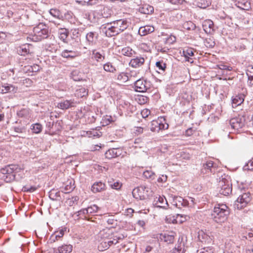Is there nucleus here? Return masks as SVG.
Here are the masks:
<instances>
[{"label":"nucleus","instance_id":"obj_1","mask_svg":"<svg viewBox=\"0 0 253 253\" xmlns=\"http://www.w3.org/2000/svg\"><path fill=\"white\" fill-rule=\"evenodd\" d=\"M230 213L228 207L225 204L216 205L211 213V219L217 223L224 222Z\"/></svg>","mask_w":253,"mask_h":253},{"label":"nucleus","instance_id":"obj_2","mask_svg":"<svg viewBox=\"0 0 253 253\" xmlns=\"http://www.w3.org/2000/svg\"><path fill=\"white\" fill-rule=\"evenodd\" d=\"M109 24L111 26L108 27L105 32L106 36L109 37L118 35L128 27V22L124 19L117 20L107 24V25Z\"/></svg>","mask_w":253,"mask_h":253},{"label":"nucleus","instance_id":"obj_3","mask_svg":"<svg viewBox=\"0 0 253 253\" xmlns=\"http://www.w3.org/2000/svg\"><path fill=\"white\" fill-rule=\"evenodd\" d=\"M217 189L219 193L224 196H227L231 193L232 183L229 175L224 174L219 177Z\"/></svg>","mask_w":253,"mask_h":253},{"label":"nucleus","instance_id":"obj_4","mask_svg":"<svg viewBox=\"0 0 253 253\" xmlns=\"http://www.w3.org/2000/svg\"><path fill=\"white\" fill-rule=\"evenodd\" d=\"M99 234L103 240L99 246V248H102L105 250L108 249L112 245L117 243V239H113L112 240V234L110 229L101 231Z\"/></svg>","mask_w":253,"mask_h":253},{"label":"nucleus","instance_id":"obj_5","mask_svg":"<svg viewBox=\"0 0 253 253\" xmlns=\"http://www.w3.org/2000/svg\"><path fill=\"white\" fill-rule=\"evenodd\" d=\"M33 33L37 41H41L47 38L48 36L47 26L42 23L39 24L33 28Z\"/></svg>","mask_w":253,"mask_h":253},{"label":"nucleus","instance_id":"obj_6","mask_svg":"<svg viewBox=\"0 0 253 253\" xmlns=\"http://www.w3.org/2000/svg\"><path fill=\"white\" fill-rule=\"evenodd\" d=\"M251 197L250 193H245L238 198L234 204L235 209L241 210L245 207L250 202Z\"/></svg>","mask_w":253,"mask_h":253},{"label":"nucleus","instance_id":"obj_7","mask_svg":"<svg viewBox=\"0 0 253 253\" xmlns=\"http://www.w3.org/2000/svg\"><path fill=\"white\" fill-rule=\"evenodd\" d=\"M245 123V119L243 117L234 118L230 120V124L232 128L238 130L242 128Z\"/></svg>","mask_w":253,"mask_h":253},{"label":"nucleus","instance_id":"obj_8","mask_svg":"<svg viewBox=\"0 0 253 253\" xmlns=\"http://www.w3.org/2000/svg\"><path fill=\"white\" fill-rule=\"evenodd\" d=\"M134 86L136 91L144 92L149 88L150 84L146 81L139 79L135 81Z\"/></svg>","mask_w":253,"mask_h":253},{"label":"nucleus","instance_id":"obj_9","mask_svg":"<svg viewBox=\"0 0 253 253\" xmlns=\"http://www.w3.org/2000/svg\"><path fill=\"white\" fill-rule=\"evenodd\" d=\"M147 189L148 188L144 186L134 188L132 192L133 196L136 199L141 200L144 199V195L143 194L145 189L146 190V192H148Z\"/></svg>","mask_w":253,"mask_h":253},{"label":"nucleus","instance_id":"obj_10","mask_svg":"<svg viewBox=\"0 0 253 253\" xmlns=\"http://www.w3.org/2000/svg\"><path fill=\"white\" fill-rule=\"evenodd\" d=\"M122 150L119 148H113L108 150L105 154L106 158L110 159L121 155Z\"/></svg>","mask_w":253,"mask_h":253},{"label":"nucleus","instance_id":"obj_11","mask_svg":"<svg viewBox=\"0 0 253 253\" xmlns=\"http://www.w3.org/2000/svg\"><path fill=\"white\" fill-rule=\"evenodd\" d=\"M202 26L204 30L207 34H211L213 31V23L211 20H205L203 22Z\"/></svg>","mask_w":253,"mask_h":253},{"label":"nucleus","instance_id":"obj_12","mask_svg":"<svg viewBox=\"0 0 253 253\" xmlns=\"http://www.w3.org/2000/svg\"><path fill=\"white\" fill-rule=\"evenodd\" d=\"M17 90V87L11 84H4L1 87V91L2 93H15Z\"/></svg>","mask_w":253,"mask_h":253},{"label":"nucleus","instance_id":"obj_13","mask_svg":"<svg viewBox=\"0 0 253 253\" xmlns=\"http://www.w3.org/2000/svg\"><path fill=\"white\" fill-rule=\"evenodd\" d=\"M213 162L211 161H208L206 164H203L201 172L203 173H209V172H214Z\"/></svg>","mask_w":253,"mask_h":253},{"label":"nucleus","instance_id":"obj_14","mask_svg":"<svg viewBox=\"0 0 253 253\" xmlns=\"http://www.w3.org/2000/svg\"><path fill=\"white\" fill-rule=\"evenodd\" d=\"M154 31V27L152 26L146 25L139 28L138 34L141 36H145L149 33H152Z\"/></svg>","mask_w":253,"mask_h":253},{"label":"nucleus","instance_id":"obj_15","mask_svg":"<svg viewBox=\"0 0 253 253\" xmlns=\"http://www.w3.org/2000/svg\"><path fill=\"white\" fill-rule=\"evenodd\" d=\"M105 184L102 182L94 183L91 187V191L93 193L101 192L105 189Z\"/></svg>","mask_w":253,"mask_h":253},{"label":"nucleus","instance_id":"obj_16","mask_svg":"<svg viewBox=\"0 0 253 253\" xmlns=\"http://www.w3.org/2000/svg\"><path fill=\"white\" fill-rule=\"evenodd\" d=\"M144 62V59L143 57H136L130 60L129 65L133 67L137 68L143 65Z\"/></svg>","mask_w":253,"mask_h":253},{"label":"nucleus","instance_id":"obj_17","mask_svg":"<svg viewBox=\"0 0 253 253\" xmlns=\"http://www.w3.org/2000/svg\"><path fill=\"white\" fill-rule=\"evenodd\" d=\"M73 102L72 100H64L58 103L57 107L61 109H67L69 107L73 106Z\"/></svg>","mask_w":253,"mask_h":253},{"label":"nucleus","instance_id":"obj_18","mask_svg":"<svg viewBox=\"0 0 253 253\" xmlns=\"http://www.w3.org/2000/svg\"><path fill=\"white\" fill-rule=\"evenodd\" d=\"M72 251V246L70 245H64L60 247L58 250L54 251V253H70Z\"/></svg>","mask_w":253,"mask_h":253},{"label":"nucleus","instance_id":"obj_19","mask_svg":"<svg viewBox=\"0 0 253 253\" xmlns=\"http://www.w3.org/2000/svg\"><path fill=\"white\" fill-rule=\"evenodd\" d=\"M175 236V233L173 232H171L168 234L165 233L163 235V239L168 244L172 243L174 241Z\"/></svg>","mask_w":253,"mask_h":253},{"label":"nucleus","instance_id":"obj_20","mask_svg":"<svg viewBox=\"0 0 253 253\" xmlns=\"http://www.w3.org/2000/svg\"><path fill=\"white\" fill-rule=\"evenodd\" d=\"M246 75L248 77V84L252 86L253 85V67L249 66L246 70Z\"/></svg>","mask_w":253,"mask_h":253},{"label":"nucleus","instance_id":"obj_21","mask_svg":"<svg viewBox=\"0 0 253 253\" xmlns=\"http://www.w3.org/2000/svg\"><path fill=\"white\" fill-rule=\"evenodd\" d=\"M156 205L158 207L166 209L168 206L167 201L165 197L159 196L156 202Z\"/></svg>","mask_w":253,"mask_h":253},{"label":"nucleus","instance_id":"obj_22","mask_svg":"<svg viewBox=\"0 0 253 253\" xmlns=\"http://www.w3.org/2000/svg\"><path fill=\"white\" fill-rule=\"evenodd\" d=\"M185 251L184 244L180 243L170 250L169 253H184Z\"/></svg>","mask_w":253,"mask_h":253},{"label":"nucleus","instance_id":"obj_23","mask_svg":"<svg viewBox=\"0 0 253 253\" xmlns=\"http://www.w3.org/2000/svg\"><path fill=\"white\" fill-rule=\"evenodd\" d=\"M121 52L123 55L128 57H131L135 53L134 50L128 46L122 48Z\"/></svg>","mask_w":253,"mask_h":253},{"label":"nucleus","instance_id":"obj_24","mask_svg":"<svg viewBox=\"0 0 253 253\" xmlns=\"http://www.w3.org/2000/svg\"><path fill=\"white\" fill-rule=\"evenodd\" d=\"M244 100L243 95L236 96L232 99V107L235 108L241 105Z\"/></svg>","mask_w":253,"mask_h":253},{"label":"nucleus","instance_id":"obj_25","mask_svg":"<svg viewBox=\"0 0 253 253\" xmlns=\"http://www.w3.org/2000/svg\"><path fill=\"white\" fill-rule=\"evenodd\" d=\"M139 11L141 13L145 14H150L153 12L154 8L151 5H145L142 8H140Z\"/></svg>","mask_w":253,"mask_h":253},{"label":"nucleus","instance_id":"obj_26","mask_svg":"<svg viewBox=\"0 0 253 253\" xmlns=\"http://www.w3.org/2000/svg\"><path fill=\"white\" fill-rule=\"evenodd\" d=\"M59 38L63 42H66V40L68 36V32L66 29H60L58 32Z\"/></svg>","mask_w":253,"mask_h":253},{"label":"nucleus","instance_id":"obj_27","mask_svg":"<svg viewBox=\"0 0 253 253\" xmlns=\"http://www.w3.org/2000/svg\"><path fill=\"white\" fill-rule=\"evenodd\" d=\"M61 56L64 58H73L77 56V53L72 50H65L62 52Z\"/></svg>","mask_w":253,"mask_h":253},{"label":"nucleus","instance_id":"obj_28","mask_svg":"<svg viewBox=\"0 0 253 253\" xmlns=\"http://www.w3.org/2000/svg\"><path fill=\"white\" fill-rule=\"evenodd\" d=\"M183 52L186 61L191 63L193 62L192 59L189 58V56H192L194 55V52L192 48H188L186 50H184Z\"/></svg>","mask_w":253,"mask_h":253},{"label":"nucleus","instance_id":"obj_29","mask_svg":"<svg viewBox=\"0 0 253 253\" xmlns=\"http://www.w3.org/2000/svg\"><path fill=\"white\" fill-rule=\"evenodd\" d=\"M97 38L96 33L93 32H88L86 35V39L88 42L93 43Z\"/></svg>","mask_w":253,"mask_h":253},{"label":"nucleus","instance_id":"obj_30","mask_svg":"<svg viewBox=\"0 0 253 253\" xmlns=\"http://www.w3.org/2000/svg\"><path fill=\"white\" fill-rule=\"evenodd\" d=\"M103 69L105 71L110 73H114L116 71V68L110 62L105 64Z\"/></svg>","mask_w":253,"mask_h":253},{"label":"nucleus","instance_id":"obj_31","mask_svg":"<svg viewBox=\"0 0 253 253\" xmlns=\"http://www.w3.org/2000/svg\"><path fill=\"white\" fill-rule=\"evenodd\" d=\"M92 55L95 60L98 61H102L104 59V56L101 54L100 52L97 51L96 50H93L92 51Z\"/></svg>","mask_w":253,"mask_h":253},{"label":"nucleus","instance_id":"obj_32","mask_svg":"<svg viewBox=\"0 0 253 253\" xmlns=\"http://www.w3.org/2000/svg\"><path fill=\"white\" fill-rule=\"evenodd\" d=\"M183 28L187 30H194L196 28V25L191 21H187L183 24Z\"/></svg>","mask_w":253,"mask_h":253},{"label":"nucleus","instance_id":"obj_33","mask_svg":"<svg viewBox=\"0 0 253 253\" xmlns=\"http://www.w3.org/2000/svg\"><path fill=\"white\" fill-rule=\"evenodd\" d=\"M117 79L121 83H124L129 80V78L126 73L123 72L118 75Z\"/></svg>","mask_w":253,"mask_h":253},{"label":"nucleus","instance_id":"obj_34","mask_svg":"<svg viewBox=\"0 0 253 253\" xmlns=\"http://www.w3.org/2000/svg\"><path fill=\"white\" fill-rule=\"evenodd\" d=\"M7 166L8 167V169H9V172H10V174L14 172H18L21 169L16 165H9Z\"/></svg>","mask_w":253,"mask_h":253},{"label":"nucleus","instance_id":"obj_35","mask_svg":"<svg viewBox=\"0 0 253 253\" xmlns=\"http://www.w3.org/2000/svg\"><path fill=\"white\" fill-rule=\"evenodd\" d=\"M169 125L168 124H163L160 122V125H159L158 128L157 129L155 127H152L150 128V130L152 131H159L160 130L167 129L168 128Z\"/></svg>","mask_w":253,"mask_h":253},{"label":"nucleus","instance_id":"obj_36","mask_svg":"<svg viewBox=\"0 0 253 253\" xmlns=\"http://www.w3.org/2000/svg\"><path fill=\"white\" fill-rule=\"evenodd\" d=\"M88 92L84 87H81L76 91V94L80 97H83L87 95Z\"/></svg>","mask_w":253,"mask_h":253},{"label":"nucleus","instance_id":"obj_37","mask_svg":"<svg viewBox=\"0 0 253 253\" xmlns=\"http://www.w3.org/2000/svg\"><path fill=\"white\" fill-rule=\"evenodd\" d=\"M42 126L40 124L36 123L34 124L31 126V129L33 130V132L35 133H40L42 130Z\"/></svg>","mask_w":253,"mask_h":253},{"label":"nucleus","instance_id":"obj_38","mask_svg":"<svg viewBox=\"0 0 253 253\" xmlns=\"http://www.w3.org/2000/svg\"><path fill=\"white\" fill-rule=\"evenodd\" d=\"M98 207L95 205H93L87 208V214H92L95 213L97 211Z\"/></svg>","mask_w":253,"mask_h":253},{"label":"nucleus","instance_id":"obj_39","mask_svg":"<svg viewBox=\"0 0 253 253\" xmlns=\"http://www.w3.org/2000/svg\"><path fill=\"white\" fill-rule=\"evenodd\" d=\"M143 175L147 178L154 179L155 173L152 170H147L143 172Z\"/></svg>","mask_w":253,"mask_h":253},{"label":"nucleus","instance_id":"obj_40","mask_svg":"<svg viewBox=\"0 0 253 253\" xmlns=\"http://www.w3.org/2000/svg\"><path fill=\"white\" fill-rule=\"evenodd\" d=\"M107 222L108 224L112 225V227L116 225L117 224V220L115 219L114 216L112 215L108 216V218L107 219Z\"/></svg>","mask_w":253,"mask_h":253},{"label":"nucleus","instance_id":"obj_41","mask_svg":"<svg viewBox=\"0 0 253 253\" xmlns=\"http://www.w3.org/2000/svg\"><path fill=\"white\" fill-rule=\"evenodd\" d=\"M156 67L163 71H165L166 68V64L163 61H159L156 63Z\"/></svg>","mask_w":253,"mask_h":253},{"label":"nucleus","instance_id":"obj_42","mask_svg":"<svg viewBox=\"0 0 253 253\" xmlns=\"http://www.w3.org/2000/svg\"><path fill=\"white\" fill-rule=\"evenodd\" d=\"M27 71L30 72H37L40 70V66L37 64H34L33 66H28Z\"/></svg>","mask_w":253,"mask_h":253},{"label":"nucleus","instance_id":"obj_43","mask_svg":"<svg viewBox=\"0 0 253 253\" xmlns=\"http://www.w3.org/2000/svg\"><path fill=\"white\" fill-rule=\"evenodd\" d=\"M208 237V235L205 234L203 231H200L198 233V238L201 242L206 241Z\"/></svg>","mask_w":253,"mask_h":253},{"label":"nucleus","instance_id":"obj_44","mask_svg":"<svg viewBox=\"0 0 253 253\" xmlns=\"http://www.w3.org/2000/svg\"><path fill=\"white\" fill-rule=\"evenodd\" d=\"M197 253H213V251L211 248L206 247L198 250Z\"/></svg>","mask_w":253,"mask_h":253},{"label":"nucleus","instance_id":"obj_45","mask_svg":"<svg viewBox=\"0 0 253 253\" xmlns=\"http://www.w3.org/2000/svg\"><path fill=\"white\" fill-rule=\"evenodd\" d=\"M19 53L21 54V55H25L29 53V50L27 49L25 45L20 47L18 50Z\"/></svg>","mask_w":253,"mask_h":253},{"label":"nucleus","instance_id":"obj_46","mask_svg":"<svg viewBox=\"0 0 253 253\" xmlns=\"http://www.w3.org/2000/svg\"><path fill=\"white\" fill-rule=\"evenodd\" d=\"M205 45L207 47H212L215 45L214 42L211 39H207L205 41Z\"/></svg>","mask_w":253,"mask_h":253},{"label":"nucleus","instance_id":"obj_47","mask_svg":"<svg viewBox=\"0 0 253 253\" xmlns=\"http://www.w3.org/2000/svg\"><path fill=\"white\" fill-rule=\"evenodd\" d=\"M244 169L253 170V158L244 166Z\"/></svg>","mask_w":253,"mask_h":253},{"label":"nucleus","instance_id":"obj_48","mask_svg":"<svg viewBox=\"0 0 253 253\" xmlns=\"http://www.w3.org/2000/svg\"><path fill=\"white\" fill-rule=\"evenodd\" d=\"M74 189V187L73 186V185H67L63 188V190L62 191V192H64L65 193H68L73 191Z\"/></svg>","mask_w":253,"mask_h":253},{"label":"nucleus","instance_id":"obj_49","mask_svg":"<svg viewBox=\"0 0 253 253\" xmlns=\"http://www.w3.org/2000/svg\"><path fill=\"white\" fill-rule=\"evenodd\" d=\"M49 13L54 17H59L60 16L59 11L56 9H51L49 11Z\"/></svg>","mask_w":253,"mask_h":253},{"label":"nucleus","instance_id":"obj_50","mask_svg":"<svg viewBox=\"0 0 253 253\" xmlns=\"http://www.w3.org/2000/svg\"><path fill=\"white\" fill-rule=\"evenodd\" d=\"M144 253H157L156 250L153 247L148 246L146 247Z\"/></svg>","mask_w":253,"mask_h":253},{"label":"nucleus","instance_id":"obj_51","mask_svg":"<svg viewBox=\"0 0 253 253\" xmlns=\"http://www.w3.org/2000/svg\"><path fill=\"white\" fill-rule=\"evenodd\" d=\"M66 231L65 229H61L58 231H56L54 232V234L59 239L62 237L64 234V232Z\"/></svg>","mask_w":253,"mask_h":253},{"label":"nucleus","instance_id":"obj_52","mask_svg":"<svg viewBox=\"0 0 253 253\" xmlns=\"http://www.w3.org/2000/svg\"><path fill=\"white\" fill-rule=\"evenodd\" d=\"M122 184L119 182H116L113 184H111V186L113 189H119L121 188Z\"/></svg>","mask_w":253,"mask_h":253},{"label":"nucleus","instance_id":"obj_53","mask_svg":"<svg viewBox=\"0 0 253 253\" xmlns=\"http://www.w3.org/2000/svg\"><path fill=\"white\" fill-rule=\"evenodd\" d=\"M218 68L219 69L222 70H231L232 68L230 67H228L225 65H218Z\"/></svg>","mask_w":253,"mask_h":253},{"label":"nucleus","instance_id":"obj_54","mask_svg":"<svg viewBox=\"0 0 253 253\" xmlns=\"http://www.w3.org/2000/svg\"><path fill=\"white\" fill-rule=\"evenodd\" d=\"M195 130L192 128H188L185 131V135L187 136H191Z\"/></svg>","mask_w":253,"mask_h":253},{"label":"nucleus","instance_id":"obj_55","mask_svg":"<svg viewBox=\"0 0 253 253\" xmlns=\"http://www.w3.org/2000/svg\"><path fill=\"white\" fill-rule=\"evenodd\" d=\"M159 125H160V122H159L158 121L154 120L151 122L150 128L154 127L158 129Z\"/></svg>","mask_w":253,"mask_h":253},{"label":"nucleus","instance_id":"obj_56","mask_svg":"<svg viewBox=\"0 0 253 253\" xmlns=\"http://www.w3.org/2000/svg\"><path fill=\"white\" fill-rule=\"evenodd\" d=\"M0 172L2 174H10V173L9 172V169H8L7 166L5 167L4 168H2L0 169Z\"/></svg>","mask_w":253,"mask_h":253},{"label":"nucleus","instance_id":"obj_57","mask_svg":"<svg viewBox=\"0 0 253 253\" xmlns=\"http://www.w3.org/2000/svg\"><path fill=\"white\" fill-rule=\"evenodd\" d=\"M150 113V111L148 109H144L141 112V114L143 118L148 117Z\"/></svg>","mask_w":253,"mask_h":253},{"label":"nucleus","instance_id":"obj_58","mask_svg":"<svg viewBox=\"0 0 253 253\" xmlns=\"http://www.w3.org/2000/svg\"><path fill=\"white\" fill-rule=\"evenodd\" d=\"M24 191L26 192H32L36 190V188L35 187L31 186L30 188L24 187L23 188Z\"/></svg>","mask_w":253,"mask_h":253},{"label":"nucleus","instance_id":"obj_59","mask_svg":"<svg viewBox=\"0 0 253 253\" xmlns=\"http://www.w3.org/2000/svg\"><path fill=\"white\" fill-rule=\"evenodd\" d=\"M125 236L124 234L119 235L118 236H114L112 235V240L113 239H117V243L118 242V240H122L125 238Z\"/></svg>","mask_w":253,"mask_h":253},{"label":"nucleus","instance_id":"obj_60","mask_svg":"<svg viewBox=\"0 0 253 253\" xmlns=\"http://www.w3.org/2000/svg\"><path fill=\"white\" fill-rule=\"evenodd\" d=\"M14 130L16 133H23L25 129L22 127H14Z\"/></svg>","mask_w":253,"mask_h":253},{"label":"nucleus","instance_id":"obj_61","mask_svg":"<svg viewBox=\"0 0 253 253\" xmlns=\"http://www.w3.org/2000/svg\"><path fill=\"white\" fill-rule=\"evenodd\" d=\"M59 239L58 238H57V236H56V235L54 234V233L53 234H52L50 239H49V241L50 242V243H54L56 241L58 240Z\"/></svg>","mask_w":253,"mask_h":253},{"label":"nucleus","instance_id":"obj_62","mask_svg":"<svg viewBox=\"0 0 253 253\" xmlns=\"http://www.w3.org/2000/svg\"><path fill=\"white\" fill-rule=\"evenodd\" d=\"M5 38H6V35H5V33H4L3 32H0V43H1L4 42Z\"/></svg>","mask_w":253,"mask_h":253},{"label":"nucleus","instance_id":"obj_63","mask_svg":"<svg viewBox=\"0 0 253 253\" xmlns=\"http://www.w3.org/2000/svg\"><path fill=\"white\" fill-rule=\"evenodd\" d=\"M78 215H82V214H83V215L88 214L87 211V208L83 209L79 211L78 212Z\"/></svg>","mask_w":253,"mask_h":253},{"label":"nucleus","instance_id":"obj_64","mask_svg":"<svg viewBox=\"0 0 253 253\" xmlns=\"http://www.w3.org/2000/svg\"><path fill=\"white\" fill-rule=\"evenodd\" d=\"M135 132L136 133H137L138 134L142 133L143 132V128H142L141 127H137L136 128Z\"/></svg>","mask_w":253,"mask_h":253}]
</instances>
